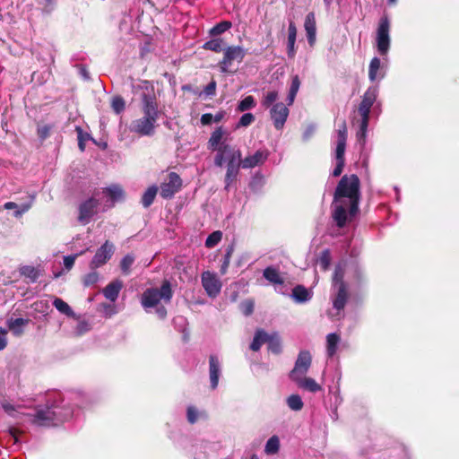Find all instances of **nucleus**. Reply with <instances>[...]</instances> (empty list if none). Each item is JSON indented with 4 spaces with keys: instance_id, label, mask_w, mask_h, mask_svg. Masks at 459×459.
Wrapping results in <instances>:
<instances>
[{
    "instance_id": "f257e3e1",
    "label": "nucleus",
    "mask_w": 459,
    "mask_h": 459,
    "mask_svg": "<svg viewBox=\"0 0 459 459\" xmlns=\"http://www.w3.org/2000/svg\"><path fill=\"white\" fill-rule=\"evenodd\" d=\"M359 179L356 175L343 176L334 192L332 216L339 228H342L348 216H354L359 209Z\"/></svg>"
},
{
    "instance_id": "f03ea898",
    "label": "nucleus",
    "mask_w": 459,
    "mask_h": 459,
    "mask_svg": "<svg viewBox=\"0 0 459 459\" xmlns=\"http://www.w3.org/2000/svg\"><path fill=\"white\" fill-rule=\"evenodd\" d=\"M140 108L143 117L132 121L130 130L141 136H152L155 134L160 110L154 87L149 82L140 87Z\"/></svg>"
},
{
    "instance_id": "7ed1b4c3",
    "label": "nucleus",
    "mask_w": 459,
    "mask_h": 459,
    "mask_svg": "<svg viewBox=\"0 0 459 459\" xmlns=\"http://www.w3.org/2000/svg\"><path fill=\"white\" fill-rule=\"evenodd\" d=\"M69 416L70 413L65 412L64 409L55 405H48L45 408H39L36 411L31 422L39 427H51L58 425Z\"/></svg>"
},
{
    "instance_id": "20e7f679",
    "label": "nucleus",
    "mask_w": 459,
    "mask_h": 459,
    "mask_svg": "<svg viewBox=\"0 0 459 459\" xmlns=\"http://www.w3.org/2000/svg\"><path fill=\"white\" fill-rule=\"evenodd\" d=\"M173 290L169 280L165 279L161 282L160 289L148 288L142 294L141 304L144 308L157 307L160 300L169 303L173 297Z\"/></svg>"
},
{
    "instance_id": "39448f33",
    "label": "nucleus",
    "mask_w": 459,
    "mask_h": 459,
    "mask_svg": "<svg viewBox=\"0 0 459 459\" xmlns=\"http://www.w3.org/2000/svg\"><path fill=\"white\" fill-rule=\"evenodd\" d=\"M343 268L341 265L336 266L333 277V286L337 290V293L333 299V306L338 312L344 308L348 298L347 286L343 281Z\"/></svg>"
},
{
    "instance_id": "423d86ee",
    "label": "nucleus",
    "mask_w": 459,
    "mask_h": 459,
    "mask_svg": "<svg viewBox=\"0 0 459 459\" xmlns=\"http://www.w3.org/2000/svg\"><path fill=\"white\" fill-rule=\"evenodd\" d=\"M246 56V50L240 46H229L223 49V57L218 63L220 71L224 74L234 73L230 67L234 61L241 63Z\"/></svg>"
},
{
    "instance_id": "0eeeda50",
    "label": "nucleus",
    "mask_w": 459,
    "mask_h": 459,
    "mask_svg": "<svg viewBox=\"0 0 459 459\" xmlns=\"http://www.w3.org/2000/svg\"><path fill=\"white\" fill-rule=\"evenodd\" d=\"M347 141V126L343 121L337 130V140L335 149L336 166L333 170V176L338 177L342 174L344 167V153Z\"/></svg>"
},
{
    "instance_id": "6e6552de",
    "label": "nucleus",
    "mask_w": 459,
    "mask_h": 459,
    "mask_svg": "<svg viewBox=\"0 0 459 459\" xmlns=\"http://www.w3.org/2000/svg\"><path fill=\"white\" fill-rule=\"evenodd\" d=\"M376 41L378 53L386 56L390 48V22L387 16L381 17L378 22Z\"/></svg>"
},
{
    "instance_id": "1a4fd4ad",
    "label": "nucleus",
    "mask_w": 459,
    "mask_h": 459,
    "mask_svg": "<svg viewBox=\"0 0 459 459\" xmlns=\"http://www.w3.org/2000/svg\"><path fill=\"white\" fill-rule=\"evenodd\" d=\"M241 159V152L238 149L232 147L227 143H221V145L217 148V153L214 157V164L217 167H222V165L227 162H230L231 160H240Z\"/></svg>"
},
{
    "instance_id": "9d476101",
    "label": "nucleus",
    "mask_w": 459,
    "mask_h": 459,
    "mask_svg": "<svg viewBox=\"0 0 459 459\" xmlns=\"http://www.w3.org/2000/svg\"><path fill=\"white\" fill-rule=\"evenodd\" d=\"M115 252V246L109 240H106L100 247H99L90 262V268L96 270L107 264Z\"/></svg>"
},
{
    "instance_id": "9b49d317",
    "label": "nucleus",
    "mask_w": 459,
    "mask_h": 459,
    "mask_svg": "<svg viewBox=\"0 0 459 459\" xmlns=\"http://www.w3.org/2000/svg\"><path fill=\"white\" fill-rule=\"evenodd\" d=\"M99 204V200L94 197H90L83 201L78 207V222L82 225L88 224L91 218L97 213Z\"/></svg>"
},
{
    "instance_id": "f8f14e48",
    "label": "nucleus",
    "mask_w": 459,
    "mask_h": 459,
    "mask_svg": "<svg viewBox=\"0 0 459 459\" xmlns=\"http://www.w3.org/2000/svg\"><path fill=\"white\" fill-rule=\"evenodd\" d=\"M378 95V87L370 86L362 96V100L359 106L358 111L361 118L369 119V114L373 104Z\"/></svg>"
},
{
    "instance_id": "ddd939ff",
    "label": "nucleus",
    "mask_w": 459,
    "mask_h": 459,
    "mask_svg": "<svg viewBox=\"0 0 459 459\" xmlns=\"http://www.w3.org/2000/svg\"><path fill=\"white\" fill-rule=\"evenodd\" d=\"M201 281L209 297L215 298L220 294L222 284L215 273L205 271L202 273Z\"/></svg>"
},
{
    "instance_id": "4468645a",
    "label": "nucleus",
    "mask_w": 459,
    "mask_h": 459,
    "mask_svg": "<svg viewBox=\"0 0 459 459\" xmlns=\"http://www.w3.org/2000/svg\"><path fill=\"white\" fill-rule=\"evenodd\" d=\"M182 186V180L176 172L168 175V180L160 185V195L164 199L171 198Z\"/></svg>"
},
{
    "instance_id": "2eb2a0df",
    "label": "nucleus",
    "mask_w": 459,
    "mask_h": 459,
    "mask_svg": "<svg viewBox=\"0 0 459 459\" xmlns=\"http://www.w3.org/2000/svg\"><path fill=\"white\" fill-rule=\"evenodd\" d=\"M312 357L309 351H301L295 361L293 369L290 372L291 378L306 375L311 366Z\"/></svg>"
},
{
    "instance_id": "dca6fc26",
    "label": "nucleus",
    "mask_w": 459,
    "mask_h": 459,
    "mask_svg": "<svg viewBox=\"0 0 459 459\" xmlns=\"http://www.w3.org/2000/svg\"><path fill=\"white\" fill-rule=\"evenodd\" d=\"M270 117L274 127L282 129L287 119V106L282 102L275 103L270 109Z\"/></svg>"
},
{
    "instance_id": "f3484780",
    "label": "nucleus",
    "mask_w": 459,
    "mask_h": 459,
    "mask_svg": "<svg viewBox=\"0 0 459 459\" xmlns=\"http://www.w3.org/2000/svg\"><path fill=\"white\" fill-rule=\"evenodd\" d=\"M304 29L306 31V37L310 48H313L316 41V23L314 13L307 14Z\"/></svg>"
},
{
    "instance_id": "a211bd4d",
    "label": "nucleus",
    "mask_w": 459,
    "mask_h": 459,
    "mask_svg": "<svg viewBox=\"0 0 459 459\" xmlns=\"http://www.w3.org/2000/svg\"><path fill=\"white\" fill-rule=\"evenodd\" d=\"M292 380L297 384L298 387L302 390L311 393H316L322 390L321 385L315 379L306 377V375L295 377Z\"/></svg>"
},
{
    "instance_id": "6ab92c4d",
    "label": "nucleus",
    "mask_w": 459,
    "mask_h": 459,
    "mask_svg": "<svg viewBox=\"0 0 459 459\" xmlns=\"http://www.w3.org/2000/svg\"><path fill=\"white\" fill-rule=\"evenodd\" d=\"M221 373V365L217 356L210 355L209 357V375L212 389H215L219 384Z\"/></svg>"
},
{
    "instance_id": "aec40b11",
    "label": "nucleus",
    "mask_w": 459,
    "mask_h": 459,
    "mask_svg": "<svg viewBox=\"0 0 459 459\" xmlns=\"http://www.w3.org/2000/svg\"><path fill=\"white\" fill-rule=\"evenodd\" d=\"M267 159V153L263 151H256L253 155L247 156L242 160L243 169H252L263 164Z\"/></svg>"
},
{
    "instance_id": "412c9836",
    "label": "nucleus",
    "mask_w": 459,
    "mask_h": 459,
    "mask_svg": "<svg viewBox=\"0 0 459 459\" xmlns=\"http://www.w3.org/2000/svg\"><path fill=\"white\" fill-rule=\"evenodd\" d=\"M123 288V282L120 280H115L109 282L102 290L104 297L110 300L111 302H115L119 295L120 290Z\"/></svg>"
},
{
    "instance_id": "4be33fe9",
    "label": "nucleus",
    "mask_w": 459,
    "mask_h": 459,
    "mask_svg": "<svg viewBox=\"0 0 459 459\" xmlns=\"http://www.w3.org/2000/svg\"><path fill=\"white\" fill-rule=\"evenodd\" d=\"M290 296L296 303H306L311 299L313 292L302 285H297L293 288Z\"/></svg>"
},
{
    "instance_id": "5701e85b",
    "label": "nucleus",
    "mask_w": 459,
    "mask_h": 459,
    "mask_svg": "<svg viewBox=\"0 0 459 459\" xmlns=\"http://www.w3.org/2000/svg\"><path fill=\"white\" fill-rule=\"evenodd\" d=\"M385 77V72L381 67V60L375 56L371 59L368 66V78L371 82Z\"/></svg>"
},
{
    "instance_id": "b1692460",
    "label": "nucleus",
    "mask_w": 459,
    "mask_h": 459,
    "mask_svg": "<svg viewBox=\"0 0 459 459\" xmlns=\"http://www.w3.org/2000/svg\"><path fill=\"white\" fill-rule=\"evenodd\" d=\"M242 159L240 160H231L227 163V171L225 175V184L226 188L230 186V185L237 179L239 168L241 167Z\"/></svg>"
},
{
    "instance_id": "393cba45",
    "label": "nucleus",
    "mask_w": 459,
    "mask_h": 459,
    "mask_svg": "<svg viewBox=\"0 0 459 459\" xmlns=\"http://www.w3.org/2000/svg\"><path fill=\"white\" fill-rule=\"evenodd\" d=\"M19 273L22 276L30 279V282H36L43 275L40 266L22 265L19 268Z\"/></svg>"
},
{
    "instance_id": "a878e982",
    "label": "nucleus",
    "mask_w": 459,
    "mask_h": 459,
    "mask_svg": "<svg viewBox=\"0 0 459 459\" xmlns=\"http://www.w3.org/2000/svg\"><path fill=\"white\" fill-rule=\"evenodd\" d=\"M105 194L113 203L121 201L125 198V191L121 186L114 184L103 188Z\"/></svg>"
},
{
    "instance_id": "bb28decb",
    "label": "nucleus",
    "mask_w": 459,
    "mask_h": 459,
    "mask_svg": "<svg viewBox=\"0 0 459 459\" xmlns=\"http://www.w3.org/2000/svg\"><path fill=\"white\" fill-rule=\"evenodd\" d=\"M268 339L269 334L264 329H257L255 331L253 342L250 344V349L253 351H259L264 343H267Z\"/></svg>"
},
{
    "instance_id": "cd10ccee",
    "label": "nucleus",
    "mask_w": 459,
    "mask_h": 459,
    "mask_svg": "<svg viewBox=\"0 0 459 459\" xmlns=\"http://www.w3.org/2000/svg\"><path fill=\"white\" fill-rule=\"evenodd\" d=\"M30 322L29 319L24 318H10L7 320L6 324L10 331L13 333L15 335H21L23 333L22 329V326L28 325Z\"/></svg>"
},
{
    "instance_id": "c85d7f7f",
    "label": "nucleus",
    "mask_w": 459,
    "mask_h": 459,
    "mask_svg": "<svg viewBox=\"0 0 459 459\" xmlns=\"http://www.w3.org/2000/svg\"><path fill=\"white\" fill-rule=\"evenodd\" d=\"M203 48L215 53H220L225 48V42L221 38H215L206 41Z\"/></svg>"
},
{
    "instance_id": "c756f323",
    "label": "nucleus",
    "mask_w": 459,
    "mask_h": 459,
    "mask_svg": "<svg viewBox=\"0 0 459 459\" xmlns=\"http://www.w3.org/2000/svg\"><path fill=\"white\" fill-rule=\"evenodd\" d=\"M208 415L205 411H198L195 406H188L186 410V419L190 424H195L199 419H207Z\"/></svg>"
},
{
    "instance_id": "7c9ffc66",
    "label": "nucleus",
    "mask_w": 459,
    "mask_h": 459,
    "mask_svg": "<svg viewBox=\"0 0 459 459\" xmlns=\"http://www.w3.org/2000/svg\"><path fill=\"white\" fill-rule=\"evenodd\" d=\"M158 192V187L156 186H150L143 195L141 203L144 208L150 207Z\"/></svg>"
},
{
    "instance_id": "2f4dec72",
    "label": "nucleus",
    "mask_w": 459,
    "mask_h": 459,
    "mask_svg": "<svg viewBox=\"0 0 459 459\" xmlns=\"http://www.w3.org/2000/svg\"><path fill=\"white\" fill-rule=\"evenodd\" d=\"M326 342H327V354L329 357H333L336 351H337V346L340 342V337L338 334L336 333H329L327 336H326Z\"/></svg>"
},
{
    "instance_id": "473e14b6",
    "label": "nucleus",
    "mask_w": 459,
    "mask_h": 459,
    "mask_svg": "<svg viewBox=\"0 0 459 459\" xmlns=\"http://www.w3.org/2000/svg\"><path fill=\"white\" fill-rule=\"evenodd\" d=\"M280 448V440L277 436L271 437L266 442L264 453L268 455H273L278 453Z\"/></svg>"
},
{
    "instance_id": "72a5a7b5",
    "label": "nucleus",
    "mask_w": 459,
    "mask_h": 459,
    "mask_svg": "<svg viewBox=\"0 0 459 459\" xmlns=\"http://www.w3.org/2000/svg\"><path fill=\"white\" fill-rule=\"evenodd\" d=\"M53 306L62 314L67 316H73L74 311L71 307L60 298H56L53 301Z\"/></svg>"
},
{
    "instance_id": "f704fd0d",
    "label": "nucleus",
    "mask_w": 459,
    "mask_h": 459,
    "mask_svg": "<svg viewBox=\"0 0 459 459\" xmlns=\"http://www.w3.org/2000/svg\"><path fill=\"white\" fill-rule=\"evenodd\" d=\"M224 130L221 126L217 127L212 134L209 139V144L212 150H216L221 145V141L223 137Z\"/></svg>"
},
{
    "instance_id": "c9c22d12",
    "label": "nucleus",
    "mask_w": 459,
    "mask_h": 459,
    "mask_svg": "<svg viewBox=\"0 0 459 459\" xmlns=\"http://www.w3.org/2000/svg\"><path fill=\"white\" fill-rule=\"evenodd\" d=\"M279 100V93L277 91H269L264 93L261 104L264 108L273 107Z\"/></svg>"
},
{
    "instance_id": "e433bc0d",
    "label": "nucleus",
    "mask_w": 459,
    "mask_h": 459,
    "mask_svg": "<svg viewBox=\"0 0 459 459\" xmlns=\"http://www.w3.org/2000/svg\"><path fill=\"white\" fill-rule=\"evenodd\" d=\"M231 22L228 21H223L219 23H217L215 26H213L210 30L209 34L212 37H217L228 30L231 28Z\"/></svg>"
},
{
    "instance_id": "4c0bfd02",
    "label": "nucleus",
    "mask_w": 459,
    "mask_h": 459,
    "mask_svg": "<svg viewBox=\"0 0 459 459\" xmlns=\"http://www.w3.org/2000/svg\"><path fill=\"white\" fill-rule=\"evenodd\" d=\"M264 276L266 280H268L270 282H273V283H282L283 282L278 271L273 267H267L264 271Z\"/></svg>"
},
{
    "instance_id": "58836bf2",
    "label": "nucleus",
    "mask_w": 459,
    "mask_h": 459,
    "mask_svg": "<svg viewBox=\"0 0 459 459\" xmlns=\"http://www.w3.org/2000/svg\"><path fill=\"white\" fill-rule=\"evenodd\" d=\"M134 262V255L127 254L125 255L120 262V268L125 275H128L131 273V266Z\"/></svg>"
},
{
    "instance_id": "ea45409f",
    "label": "nucleus",
    "mask_w": 459,
    "mask_h": 459,
    "mask_svg": "<svg viewBox=\"0 0 459 459\" xmlns=\"http://www.w3.org/2000/svg\"><path fill=\"white\" fill-rule=\"evenodd\" d=\"M268 350L274 354H278L281 351V341L277 334L269 335L267 342Z\"/></svg>"
},
{
    "instance_id": "a19ab883",
    "label": "nucleus",
    "mask_w": 459,
    "mask_h": 459,
    "mask_svg": "<svg viewBox=\"0 0 459 459\" xmlns=\"http://www.w3.org/2000/svg\"><path fill=\"white\" fill-rule=\"evenodd\" d=\"M255 107V101L253 96L249 95L245 97L238 104V111L244 112L246 110L251 109Z\"/></svg>"
},
{
    "instance_id": "79ce46f5",
    "label": "nucleus",
    "mask_w": 459,
    "mask_h": 459,
    "mask_svg": "<svg viewBox=\"0 0 459 459\" xmlns=\"http://www.w3.org/2000/svg\"><path fill=\"white\" fill-rule=\"evenodd\" d=\"M221 238L222 232L221 230H215L207 237L205 240V247L207 248H212L221 240Z\"/></svg>"
},
{
    "instance_id": "37998d69",
    "label": "nucleus",
    "mask_w": 459,
    "mask_h": 459,
    "mask_svg": "<svg viewBox=\"0 0 459 459\" xmlns=\"http://www.w3.org/2000/svg\"><path fill=\"white\" fill-rule=\"evenodd\" d=\"M299 86H300V81H299V77L296 75L292 79L291 86L289 91V107L290 105H292V103L294 102V100H295L297 92L299 91Z\"/></svg>"
},
{
    "instance_id": "c03bdc74",
    "label": "nucleus",
    "mask_w": 459,
    "mask_h": 459,
    "mask_svg": "<svg viewBox=\"0 0 459 459\" xmlns=\"http://www.w3.org/2000/svg\"><path fill=\"white\" fill-rule=\"evenodd\" d=\"M304 406L303 401L299 394L289 395V408L293 411H300Z\"/></svg>"
},
{
    "instance_id": "a18cd8bd",
    "label": "nucleus",
    "mask_w": 459,
    "mask_h": 459,
    "mask_svg": "<svg viewBox=\"0 0 459 459\" xmlns=\"http://www.w3.org/2000/svg\"><path fill=\"white\" fill-rule=\"evenodd\" d=\"M233 251H234L233 246H229L227 247L226 253H225L224 257H223V262H222V264H221V270H220L221 274H225L227 273V270H228V267L230 265V258H231V255L233 254Z\"/></svg>"
},
{
    "instance_id": "49530a36",
    "label": "nucleus",
    "mask_w": 459,
    "mask_h": 459,
    "mask_svg": "<svg viewBox=\"0 0 459 459\" xmlns=\"http://www.w3.org/2000/svg\"><path fill=\"white\" fill-rule=\"evenodd\" d=\"M297 30L291 23L289 24V56L294 54V44L296 40Z\"/></svg>"
},
{
    "instance_id": "de8ad7c7",
    "label": "nucleus",
    "mask_w": 459,
    "mask_h": 459,
    "mask_svg": "<svg viewBox=\"0 0 459 459\" xmlns=\"http://www.w3.org/2000/svg\"><path fill=\"white\" fill-rule=\"evenodd\" d=\"M111 107L116 114H120L126 108V102L121 96H116L112 99Z\"/></svg>"
},
{
    "instance_id": "09e8293b",
    "label": "nucleus",
    "mask_w": 459,
    "mask_h": 459,
    "mask_svg": "<svg viewBox=\"0 0 459 459\" xmlns=\"http://www.w3.org/2000/svg\"><path fill=\"white\" fill-rule=\"evenodd\" d=\"M75 131L77 133L78 147L81 152L85 150V141L90 138L89 134H84L81 126H76Z\"/></svg>"
},
{
    "instance_id": "8fccbe9b",
    "label": "nucleus",
    "mask_w": 459,
    "mask_h": 459,
    "mask_svg": "<svg viewBox=\"0 0 459 459\" xmlns=\"http://www.w3.org/2000/svg\"><path fill=\"white\" fill-rule=\"evenodd\" d=\"M99 281V273L95 271L85 274L82 277V283L84 287H90Z\"/></svg>"
},
{
    "instance_id": "3c124183",
    "label": "nucleus",
    "mask_w": 459,
    "mask_h": 459,
    "mask_svg": "<svg viewBox=\"0 0 459 459\" xmlns=\"http://www.w3.org/2000/svg\"><path fill=\"white\" fill-rule=\"evenodd\" d=\"M255 116L252 113H245L241 116L237 125V128L248 126L255 121Z\"/></svg>"
},
{
    "instance_id": "603ef678",
    "label": "nucleus",
    "mask_w": 459,
    "mask_h": 459,
    "mask_svg": "<svg viewBox=\"0 0 459 459\" xmlns=\"http://www.w3.org/2000/svg\"><path fill=\"white\" fill-rule=\"evenodd\" d=\"M369 119L361 118L359 130L357 133L358 141H365Z\"/></svg>"
},
{
    "instance_id": "864d4df0",
    "label": "nucleus",
    "mask_w": 459,
    "mask_h": 459,
    "mask_svg": "<svg viewBox=\"0 0 459 459\" xmlns=\"http://www.w3.org/2000/svg\"><path fill=\"white\" fill-rule=\"evenodd\" d=\"M254 302L251 299L244 300L240 304V308L245 316H250L254 312Z\"/></svg>"
},
{
    "instance_id": "5fc2aeb1",
    "label": "nucleus",
    "mask_w": 459,
    "mask_h": 459,
    "mask_svg": "<svg viewBox=\"0 0 459 459\" xmlns=\"http://www.w3.org/2000/svg\"><path fill=\"white\" fill-rule=\"evenodd\" d=\"M217 83L215 80H212L204 88V92L207 96H214L216 93Z\"/></svg>"
},
{
    "instance_id": "6e6d98bb",
    "label": "nucleus",
    "mask_w": 459,
    "mask_h": 459,
    "mask_svg": "<svg viewBox=\"0 0 459 459\" xmlns=\"http://www.w3.org/2000/svg\"><path fill=\"white\" fill-rule=\"evenodd\" d=\"M7 330L3 327H0V351L4 350L7 345Z\"/></svg>"
},
{
    "instance_id": "4d7b16f0",
    "label": "nucleus",
    "mask_w": 459,
    "mask_h": 459,
    "mask_svg": "<svg viewBox=\"0 0 459 459\" xmlns=\"http://www.w3.org/2000/svg\"><path fill=\"white\" fill-rule=\"evenodd\" d=\"M75 258L76 255H67L64 257V265L67 270H70L74 266Z\"/></svg>"
},
{
    "instance_id": "13d9d810",
    "label": "nucleus",
    "mask_w": 459,
    "mask_h": 459,
    "mask_svg": "<svg viewBox=\"0 0 459 459\" xmlns=\"http://www.w3.org/2000/svg\"><path fill=\"white\" fill-rule=\"evenodd\" d=\"M49 131H50V126H44L39 127L38 129V135L41 139H46L48 136V134H49Z\"/></svg>"
},
{
    "instance_id": "bf43d9fd",
    "label": "nucleus",
    "mask_w": 459,
    "mask_h": 459,
    "mask_svg": "<svg viewBox=\"0 0 459 459\" xmlns=\"http://www.w3.org/2000/svg\"><path fill=\"white\" fill-rule=\"evenodd\" d=\"M213 121V116L211 113L203 114L201 117V123L204 126L210 125Z\"/></svg>"
},
{
    "instance_id": "052dcab7",
    "label": "nucleus",
    "mask_w": 459,
    "mask_h": 459,
    "mask_svg": "<svg viewBox=\"0 0 459 459\" xmlns=\"http://www.w3.org/2000/svg\"><path fill=\"white\" fill-rule=\"evenodd\" d=\"M156 313L159 315L160 318L163 319L167 316V309L165 308V307L160 306L157 307Z\"/></svg>"
},
{
    "instance_id": "680f3d73",
    "label": "nucleus",
    "mask_w": 459,
    "mask_h": 459,
    "mask_svg": "<svg viewBox=\"0 0 459 459\" xmlns=\"http://www.w3.org/2000/svg\"><path fill=\"white\" fill-rule=\"evenodd\" d=\"M315 131H316V126H309L304 133V138L308 139L314 134Z\"/></svg>"
},
{
    "instance_id": "e2e57ef3",
    "label": "nucleus",
    "mask_w": 459,
    "mask_h": 459,
    "mask_svg": "<svg viewBox=\"0 0 459 459\" xmlns=\"http://www.w3.org/2000/svg\"><path fill=\"white\" fill-rule=\"evenodd\" d=\"M9 433L11 435V437L13 439V443L14 444L17 443L18 442V437L17 436H18L19 431L16 429H14V428H11L9 429Z\"/></svg>"
},
{
    "instance_id": "0e129e2a",
    "label": "nucleus",
    "mask_w": 459,
    "mask_h": 459,
    "mask_svg": "<svg viewBox=\"0 0 459 459\" xmlns=\"http://www.w3.org/2000/svg\"><path fill=\"white\" fill-rule=\"evenodd\" d=\"M260 183H261V179L254 178L250 182L249 186L252 190H255L257 188V186L260 185Z\"/></svg>"
},
{
    "instance_id": "69168bd1",
    "label": "nucleus",
    "mask_w": 459,
    "mask_h": 459,
    "mask_svg": "<svg viewBox=\"0 0 459 459\" xmlns=\"http://www.w3.org/2000/svg\"><path fill=\"white\" fill-rule=\"evenodd\" d=\"M3 408L4 410L8 413V414H11L12 411H14V407L12 405V404H9V403H4L3 404Z\"/></svg>"
},
{
    "instance_id": "338daca9",
    "label": "nucleus",
    "mask_w": 459,
    "mask_h": 459,
    "mask_svg": "<svg viewBox=\"0 0 459 459\" xmlns=\"http://www.w3.org/2000/svg\"><path fill=\"white\" fill-rule=\"evenodd\" d=\"M4 209L6 210H11V209H14L17 207V204L13 202H7L4 204Z\"/></svg>"
},
{
    "instance_id": "774afa93",
    "label": "nucleus",
    "mask_w": 459,
    "mask_h": 459,
    "mask_svg": "<svg viewBox=\"0 0 459 459\" xmlns=\"http://www.w3.org/2000/svg\"><path fill=\"white\" fill-rule=\"evenodd\" d=\"M223 117H224V113L219 112L215 116H213V121L218 123L222 120Z\"/></svg>"
}]
</instances>
